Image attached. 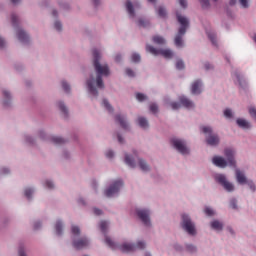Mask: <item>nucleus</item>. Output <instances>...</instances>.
Instances as JSON below:
<instances>
[{"mask_svg": "<svg viewBox=\"0 0 256 256\" xmlns=\"http://www.w3.org/2000/svg\"><path fill=\"white\" fill-rule=\"evenodd\" d=\"M93 57H94V69L97 73V78H96V81H95V78H90L89 80H87V87H88L89 93H91V95H94V97H97V95H99V92L97 91L94 85L96 83L99 89H103V87H105V84H103V78L101 76H104V77L109 76V66H107V64L101 65V63H99V59H101L99 50L97 49L93 50Z\"/></svg>", "mask_w": 256, "mask_h": 256, "instance_id": "1", "label": "nucleus"}, {"mask_svg": "<svg viewBox=\"0 0 256 256\" xmlns=\"http://www.w3.org/2000/svg\"><path fill=\"white\" fill-rule=\"evenodd\" d=\"M224 155L227 158V161L221 156H214L212 159V163H214L216 167H221L222 169H225V167H227L228 165L230 167H235V150H233V148H226L224 150Z\"/></svg>", "mask_w": 256, "mask_h": 256, "instance_id": "2", "label": "nucleus"}, {"mask_svg": "<svg viewBox=\"0 0 256 256\" xmlns=\"http://www.w3.org/2000/svg\"><path fill=\"white\" fill-rule=\"evenodd\" d=\"M105 243L110 247V249H120L122 253H133V251H137V249H144L145 248V242L139 241L137 242V245L135 246L134 244H128L125 243L121 246L115 244L113 240H111L110 237L105 238Z\"/></svg>", "mask_w": 256, "mask_h": 256, "instance_id": "3", "label": "nucleus"}, {"mask_svg": "<svg viewBox=\"0 0 256 256\" xmlns=\"http://www.w3.org/2000/svg\"><path fill=\"white\" fill-rule=\"evenodd\" d=\"M177 21L180 24L177 35L175 36L174 43L177 47H183V35L187 33V28L189 27V19L176 13Z\"/></svg>", "mask_w": 256, "mask_h": 256, "instance_id": "4", "label": "nucleus"}, {"mask_svg": "<svg viewBox=\"0 0 256 256\" xmlns=\"http://www.w3.org/2000/svg\"><path fill=\"white\" fill-rule=\"evenodd\" d=\"M202 132L205 135H208L206 137V142L208 145H211L212 147H215V145H219V136L217 134H213V129L209 126H203Z\"/></svg>", "mask_w": 256, "mask_h": 256, "instance_id": "5", "label": "nucleus"}, {"mask_svg": "<svg viewBox=\"0 0 256 256\" xmlns=\"http://www.w3.org/2000/svg\"><path fill=\"white\" fill-rule=\"evenodd\" d=\"M146 51H148V53H151V55H162V57H164L165 59H171L173 57V51H171V49L157 50L155 47L147 45Z\"/></svg>", "mask_w": 256, "mask_h": 256, "instance_id": "6", "label": "nucleus"}, {"mask_svg": "<svg viewBox=\"0 0 256 256\" xmlns=\"http://www.w3.org/2000/svg\"><path fill=\"white\" fill-rule=\"evenodd\" d=\"M182 228L189 235H195V224L191 221V218L187 214L182 215Z\"/></svg>", "mask_w": 256, "mask_h": 256, "instance_id": "7", "label": "nucleus"}, {"mask_svg": "<svg viewBox=\"0 0 256 256\" xmlns=\"http://www.w3.org/2000/svg\"><path fill=\"white\" fill-rule=\"evenodd\" d=\"M171 144L174 149L178 150L182 155H189V148L185 145V141L178 138H172Z\"/></svg>", "mask_w": 256, "mask_h": 256, "instance_id": "8", "label": "nucleus"}, {"mask_svg": "<svg viewBox=\"0 0 256 256\" xmlns=\"http://www.w3.org/2000/svg\"><path fill=\"white\" fill-rule=\"evenodd\" d=\"M216 181L222 185V187H224L225 191H228L229 193H231V191H235V186L227 181V178L225 177V175L223 174H218L216 176Z\"/></svg>", "mask_w": 256, "mask_h": 256, "instance_id": "9", "label": "nucleus"}, {"mask_svg": "<svg viewBox=\"0 0 256 256\" xmlns=\"http://www.w3.org/2000/svg\"><path fill=\"white\" fill-rule=\"evenodd\" d=\"M123 186L122 180L115 181L108 189L105 190L106 197H113V195H117L119 193V189Z\"/></svg>", "mask_w": 256, "mask_h": 256, "instance_id": "10", "label": "nucleus"}, {"mask_svg": "<svg viewBox=\"0 0 256 256\" xmlns=\"http://www.w3.org/2000/svg\"><path fill=\"white\" fill-rule=\"evenodd\" d=\"M139 219L142 221V223H144V225H146L147 227H149V225H151V220L149 219V210H145V209H138L136 211Z\"/></svg>", "mask_w": 256, "mask_h": 256, "instance_id": "11", "label": "nucleus"}, {"mask_svg": "<svg viewBox=\"0 0 256 256\" xmlns=\"http://www.w3.org/2000/svg\"><path fill=\"white\" fill-rule=\"evenodd\" d=\"M72 245L74 249L80 251V249H85V247H89V239L85 237L74 239Z\"/></svg>", "mask_w": 256, "mask_h": 256, "instance_id": "12", "label": "nucleus"}, {"mask_svg": "<svg viewBox=\"0 0 256 256\" xmlns=\"http://www.w3.org/2000/svg\"><path fill=\"white\" fill-rule=\"evenodd\" d=\"M236 180L240 185H245L249 180L241 170L236 169Z\"/></svg>", "mask_w": 256, "mask_h": 256, "instance_id": "13", "label": "nucleus"}, {"mask_svg": "<svg viewBox=\"0 0 256 256\" xmlns=\"http://www.w3.org/2000/svg\"><path fill=\"white\" fill-rule=\"evenodd\" d=\"M201 87H202L201 80H196L194 83H192V87H191L192 95H199V93H201Z\"/></svg>", "mask_w": 256, "mask_h": 256, "instance_id": "14", "label": "nucleus"}, {"mask_svg": "<svg viewBox=\"0 0 256 256\" xmlns=\"http://www.w3.org/2000/svg\"><path fill=\"white\" fill-rule=\"evenodd\" d=\"M115 121L116 123L120 124V127H122V129H125V130L129 129V125L127 124V121H125L124 116L116 115Z\"/></svg>", "mask_w": 256, "mask_h": 256, "instance_id": "15", "label": "nucleus"}, {"mask_svg": "<svg viewBox=\"0 0 256 256\" xmlns=\"http://www.w3.org/2000/svg\"><path fill=\"white\" fill-rule=\"evenodd\" d=\"M180 103L183 105V107H186V109H193V107H195V104H193L191 100L187 99L186 97H181Z\"/></svg>", "mask_w": 256, "mask_h": 256, "instance_id": "16", "label": "nucleus"}, {"mask_svg": "<svg viewBox=\"0 0 256 256\" xmlns=\"http://www.w3.org/2000/svg\"><path fill=\"white\" fill-rule=\"evenodd\" d=\"M17 36L21 43H27V41H29V35L23 30H18Z\"/></svg>", "mask_w": 256, "mask_h": 256, "instance_id": "17", "label": "nucleus"}, {"mask_svg": "<svg viewBox=\"0 0 256 256\" xmlns=\"http://www.w3.org/2000/svg\"><path fill=\"white\" fill-rule=\"evenodd\" d=\"M236 123L242 129H250L251 128V124L245 119L239 118V119L236 120Z\"/></svg>", "mask_w": 256, "mask_h": 256, "instance_id": "18", "label": "nucleus"}, {"mask_svg": "<svg viewBox=\"0 0 256 256\" xmlns=\"http://www.w3.org/2000/svg\"><path fill=\"white\" fill-rule=\"evenodd\" d=\"M126 9L130 17H135V10L133 9V3H131V0L126 1Z\"/></svg>", "mask_w": 256, "mask_h": 256, "instance_id": "19", "label": "nucleus"}, {"mask_svg": "<svg viewBox=\"0 0 256 256\" xmlns=\"http://www.w3.org/2000/svg\"><path fill=\"white\" fill-rule=\"evenodd\" d=\"M138 124L142 129H147V127H149V122L143 117L138 118Z\"/></svg>", "mask_w": 256, "mask_h": 256, "instance_id": "20", "label": "nucleus"}, {"mask_svg": "<svg viewBox=\"0 0 256 256\" xmlns=\"http://www.w3.org/2000/svg\"><path fill=\"white\" fill-rule=\"evenodd\" d=\"M212 229H215L216 231H221L223 229V224L217 220L211 222Z\"/></svg>", "mask_w": 256, "mask_h": 256, "instance_id": "21", "label": "nucleus"}, {"mask_svg": "<svg viewBox=\"0 0 256 256\" xmlns=\"http://www.w3.org/2000/svg\"><path fill=\"white\" fill-rule=\"evenodd\" d=\"M152 41L156 43V45H165V38L161 36H154Z\"/></svg>", "mask_w": 256, "mask_h": 256, "instance_id": "22", "label": "nucleus"}, {"mask_svg": "<svg viewBox=\"0 0 256 256\" xmlns=\"http://www.w3.org/2000/svg\"><path fill=\"white\" fill-rule=\"evenodd\" d=\"M55 230H56V235H62V233H63V224L61 223V221L56 222Z\"/></svg>", "mask_w": 256, "mask_h": 256, "instance_id": "23", "label": "nucleus"}, {"mask_svg": "<svg viewBox=\"0 0 256 256\" xmlns=\"http://www.w3.org/2000/svg\"><path fill=\"white\" fill-rule=\"evenodd\" d=\"M125 163L129 167H132V169L135 168V162L131 159V156H129L128 154H126L125 156Z\"/></svg>", "mask_w": 256, "mask_h": 256, "instance_id": "24", "label": "nucleus"}, {"mask_svg": "<svg viewBox=\"0 0 256 256\" xmlns=\"http://www.w3.org/2000/svg\"><path fill=\"white\" fill-rule=\"evenodd\" d=\"M52 142L55 144V145H63V143H65V139L61 138V137H52Z\"/></svg>", "mask_w": 256, "mask_h": 256, "instance_id": "25", "label": "nucleus"}, {"mask_svg": "<svg viewBox=\"0 0 256 256\" xmlns=\"http://www.w3.org/2000/svg\"><path fill=\"white\" fill-rule=\"evenodd\" d=\"M139 166H140V169H142L143 171H149V165H147L146 161L139 160Z\"/></svg>", "mask_w": 256, "mask_h": 256, "instance_id": "26", "label": "nucleus"}, {"mask_svg": "<svg viewBox=\"0 0 256 256\" xmlns=\"http://www.w3.org/2000/svg\"><path fill=\"white\" fill-rule=\"evenodd\" d=\"M208 38L210 39V41L214 44L217 45V35L215 33H208Z\"/></svg>", "mask_w": 256, "mask_h": 256, "instance_id": "27", "label": "nucleus"}, {"mask_svg": "<svg viewBox=\"0 0 256 256\" xmlns=\"http://www.w3.org/2000/svg\"><path fill=\"white\" fill-rule=\"evenodd\" d=\"M58 107H59L60 111L62 113H64V115H67V107L65 106V104L63 102H58Z\"/></svg>", "mask_w": 256, "mask_h": 256, "instance_id": "28", "label": "nucleus"}, {"mask_svg": "<svg viewBox=\"0 0 256 256\" xmlns=\"http://www.w3.org/2000/svg\"><path fill=\"white\" fill-rule=\"evenodd\" d=\"M107 227H109V224H107V221L100 222V229L102 233H105L107 231Z\"/></svg>", "mask_w": 256, "mask_h": 256, "instance_id": "29", "label": "nucleus"}, {"mask_svg": "<svg viewBox=\"0 0 256 256\" xmlns=\"http://www.w3.org/2000/svg\"><path fill=\"white\" fill-rule=\"evenodd\" d=\"M131 59L133 63H139V61H141V55L134 53L132 54Z\"/></svg>", "mask_w": 256, "mask_h": 256, "instance_id": "30", "label": "nucleus"}, {"mask_svg": "<svg viewBox=\"0 0 256 256\" xmlns=\"http://www.w3.org/2000/svg\"><path fill=\"white\" fill-rule=\"evenodd\" d=\"M103 105L109 111V113H113V107L109 104L107 100H103Z\"/></svg>", "mask_w": 256, "mask_h": 256, "instance_id": "31", "label": "nucleus"}, {"mask_svg": "<svg viewBox=\"0 0 256 256\" xmlns=\"http://www.w3.org/2000/svg\"><path fill=\"white\" fill-rule=\"evenodd\" d=\"M158 15L159 17H166L167 16V11L163 7L158 8Z\"/></svg>", "mask_w": 256, "mask_h": 256, "instance_id": "32", "label": "nucleus"}, {"mask_svg": "<svg viewBox=\"0 0 256 256\" xmlns=\"http://www.w3.org/2000/svg\"><path fill=\"white\" fill-rule=\"evenodd\" d=\"M236 79H237L240 87H243V85H245V80H243V77L241 75L236 74Z\"/></svg>", "mask_w": 256, "mask_h": 256, "instance_id": "33", "label": "nucleus"}, {"mask_svg": "<svg viewBox=\"0 0 256 256\" xmlns=\"http://www.w3.org/2000/svg\"><path fill=\"white\" fill-rule=\"evenodd\" d=\"M186 249L188 253H195L197 251V248L191 244L186 245Z\"/></svg>", "mask_w": 256, "mask_h": 256, "instance_id": "34", "label": "nucleus"}, {"mask_svg": "<svg viewBox=\"0 0 256 256\" xmlns=\"http://www.w3.org/2000/svg\"><path fill=\"white\" fill-rule=\"evenodd\" d=\"M72 233L74 235H80L81 234V229H79L78 226H72V229H71Z\"/></svg>", "mask_w": 256, "mask_h": 256, "instance_id": "35", "label": "nucleus"}, {"mask_svg": "<svg viewBox=\"0 0 256 256\" xmlns=\"http://www.w3.org/2000/svg\"><path fill=\"white\" fill-rule=\"evenodd\" d=\"M150 111L151 113H157V111H159V107L157 106V104H150Z\"/></svg>", "mask_w": 256, "mask_h": 256, "instance_id": "36", "label": "nucleus"}, {"mask_svg": "<svg viewBox=\"0 0 256 256\" xmlns=\"http://www.w3.org/2000/svg\"><path fill=\"white\" fill-rule=\"evenodd\" d=\"M176 69H179V70L185 69V63H183L182 60H178L176 62Z\"/></svg>", "mask_w": 256, "mask_h": 256, "instance_id": "37", "label": "nucleus"}, {"mask_svg": "<svg viewBox=\"0 0 256 256\" xmlns=\"http://www.w3.org/2000/svg\"><path fill=\"white\" fill-rule=\"evenodd\" d=\"M204 213H205L208 217H212V215L215 214V212H213V209H211V208H209V207L205 208Z\"/></svg>", "mask_w": 256, "mask_h": 256, "instance_id": "38", "label": "nucleus"}, {"mask_svg": "<svg viewBox=\"0 0 256 256\" xmlns=\"http://www.w3.org/2000/svg\"><path fill=\"white\" fill-rule=\"evenodd\" d=\"M136 99L139 100V101H145L147 99V96H145L142 93H137L136 94Z\"/></svg>", "mask_w": 256, "mask_h": 256, "instance_id": "39", "label": "nucleus"}, {"mask_svg": "<svg viewBox=\"0 0 256 256\" xmlns=\"http://www.w3.org/2000/svg\"><path fill=\"white\" fill-rule=\"evenodd\" d=\"M31 195H33V189L27 188L25 190V197H27L28 199H31Z\"/></svg>", "mask_w": 256, "mask_h": 256, "instance_id": "40", "label": "nucleus"}, {"mask_svg": "<svg viewBox=\"0 0 256 256\" xmlns=\"http://www.w3.org/2000/svg\"><path fill=\"white\" fill-rule=\"evenodd\" d=\"M11 21H12V25L15 27L19 21V18H17V15L12 14Z\"/></svg>", "mask_w": 256, "mask_h": 256, "instance_id": "41", "label": "nucleus"}, {"mask_svg": "<svg viewBox=\"0 0 256 256\" xmlns=\"http://www.w3.org/2000/svg\"><path fill=\"white\" fill-rule=\"evenodd\" d=\"M224 116L227 117V119H231V117H233V112H231V109H226L224 111Z\"/></svg>", "mask_w": 256, "mask_h": 256, "instance_id": "42", "label": "nucleus"}, {"mask_svg": "<svg viewBox=\"0 0 256 256\" xmlns=\"http://www.w3.org/2000/svg\"><path fill=\"white\" fill-rule=\"evenodd\" d=\"M62 88L64 89V91H66V93H69L71 87L69 86V84H67V82L62 81Z\"/></svg>", "mask_w": 256, "mask_h": 256, "instance_id": "43", "label": "nucleus"}, {"mask_svg": "<svg viewBox=\"0 0 256 256\" xmlns=\"http://www.w3.org/2000/svg\"><path fill=\"white\" fill-rule=\"evenodd\" d=\"M240 5L244 8L247 9L249 7V1L248 0H239Z\"/></svg>", "mask_w": 256, "mask_h": 256, "instance_id": "44", "label": "nucleus"}, {"mask_svg": "<svg viewBox=\"0 0 256 256\" xmlns=\"http://www.w3.org/2000/svg\"><path fill=\"white\" fill-rule=\"evenodd\" d=\"M170 105H171V107H172V109H173L174 111H177V109H179V108L181 107V104H180V103H177V102H173V103H171Z\"/></svg>", "mask_w": 256, "mask_h": 256, "instance_id": "45", "label": "nucleus"}, {"mask_svg": "<svg viewBox=\"0 0 256 256\" xmlns=\"http://www.w3.org/2000/svg\"><path fill=\"white\" fill-rule=\"evenodd\" d=\"M246 185H248V187L251 189V191H255V184L253 183V181L248 180Z\"/></svg>", "mask_w": 256, "mask_h": 256, "instance_id": "46", "label": "nucleus"}, {"mask_svg": "<svg viewBox=\"0 0 256 256\" xmlns=\"http://www.w3.org/2000/svg\"><path fill=\"white\" fill-rule=\"evenodd\" d=\"M213 1H217V0H213ZM201 5L203 9H207V7H209V0H202Z\"/></svg>", "mask_w": 256, "mask_h": 256, "instance_id": "47", "label": "nucleus"}, {"mask_svg": "<svg viewBox=\"0 0 256 256\" xmlns=\"http://www.w3.org/2000/svg\"><path fill=\"white\" fill-rule=\"evenodd\" d=\"M249 114L251 117H253V119H256V109L254 107L249 109Z\"/></svg>", "mask_w": 256, "mask_h": 256, "instance_id": "48", "label": "nucleus"}, {"mask_svg": "<svg viewBox=\"0 0 256 256\" xmlns=\"http://www.w3.org/2000/svg\"><path fill=\"white\" fill-rule=\"evenodd\" d=\"M54 27H55V30H56V31H61V29H62L61 22L56 21V22L54 23Z\"/></svg>", "mask_w": 256, "mask_h": 256, "instance_id": "49", "label": "nucleus"}, {"mask_svg": "<svg viewBox=\"0 0 256 256\" xmlns=\"http://www.w3.org/2000/svg\"><path fill=\"white\" fill-rule=\"evenodd\" d=\"M126 75H128V77H135V72H133V70H131V68H127Z\"/></svg>", "mask_w": 256, "mask_h": 256, "instance_id": "50", "label": "nucleus"}, {"mask_svg": "<svg viewBox=\"0 0 256 256\" xmlns=\"http://www.w3.org/2000/svg\"><path fill=\"white\" fill-rule=\"evenodd\" d=\"M230 207H231L232 209H237V200H236V199H232V200L230 201Z\"/></svg>", "mask_w": 256, "mask_h": 256, "instance_id": "51", "label": "nucleus"}, {"mask_svg": "<svg viewBox=\"0 0 256 256\" xmlns=\"http://www.w3.org/2000/svg\"><path fill=\"white\" fill-rule=\"evenodd\" d=\"M114 155H115V153H113L112 150H108V151L106 152V157H107L108 159H113Z\"/></svg>", "mask_w": 256, "mask_h": 256, "instance_id": "52", "label": "nucleus"}, {"mask_svg": "<svg viewBox=\"0 0 256 256\" xmlns=\"http://www.w3.org/2000/svg\"><path fill=\"white\" fill-rule=\"evenodd\" d=\"M45 186L47 187V189H53V187H55V185H53V182L49 180L46 181Z\"/></svg>", "mask_w": 256, "mask_h": 256, "instance_id": "53", "label": "nucleus"}, {"mask_svg": "<svg viewBox=\"0 0 256 256\" xmlns=\"http://www.w3.org/2000/svg\"><path fill=\"white\" fill-rule=\"evenodd\" d=\"M179 4L183 9H187V0H179Z\"/></svg>", "mask_w": 256, "mask_h": 256, "instance_id": "54", "label": "nucleus"}, {"mask_svg": "<svg viewBox=\"0 0 256 256\" xmlns=\"http://www.w3.org/2000/svg\"><path fill=\"white\" fill-rule=\"evenodd\" d=\"M138 25H140V27H147V22L143 19H140L138 21Z\"/></svg>", "mask_w": 256, "mask_h": 256, "instance_id": "55", "label": "nucleus"}, {"mask_svg": "<svg viewBox=\"0 0 256 256\" xmlns=\"http://www.w3.org/2000/svg\"><path fill=\"white\" fill-rule=\"evenodd\" d=\"M18 254H19V256H27V255H25V251L23 250V247L19 248Z\"/></svg>", "mask_w": 256, "mask_h": 256, "instance_id": "56", "label": "nucleus"}, {"mask_svg": "<svg viewBox=\"0 0 256 256\" xmlns=\"http://www.w3.org/2000/svg\"><path fill=\"white\" fill-rule=\"evenodd\" d=\"M94 214H96V215H102V214H103V211H101V209L94 208Z\"/></svg>", "mask_w": 256, "mask_h": 256, "instance_id": "57", "label": "nucleus"}, {"mask_svg": "<svg viewBox=\"0 0 256 256\" xmlns=\"http://www.w3.org/2000/svg\"><path fill=\"white\" fill-rule=\"evenodd\" d=\"M5 47V39L0 37V48L3 49Z\"/></svg>", "mask_w": 256, "mask_h": 256, "instance_id": "58", "label": "nucleus"}, {"mask_svg": "<svg viewBox=\"0 0 256 256\" xmlns=\"http://www.w3.org/2000/svg\"><path fill=\"white\" fill-rule=\"evenodd\" d=\"M204 67H205L206 71H209V69H213V66L211 64H209V63H206L204 65Z\"/></svg>", "mask_w": 256, "mask_h": 256, "instance_id": "59", "label": "nucleus"}, {"mask_svg": "<svg viewBox=\"0 0 256 256\" xmlns=\"http://www.w3.org/2000/svg\"><path fill=\"white\" fill-rule=\"evenodd\" d=\"M3 95L6 99H9V97H11V94L8 91H4Z\"/></svg>", "mask_w": 256, "mask_h": 256, "instance_id": "60", "label": "nucleus"}, {"mask_svg": "<svg viewBox=\"0 0 256 256\" xmlns=\"http://www.w3.org/2000/svg\"><path fill=\"white\" fill-rule=\"evenodd\" d=\"M39 227H41V222H36L34 224V229H39Z\"/></svg>", "mask_w": 256, "mask_h": 256, "instance_id": "61", "label": "nucleus"}, {"mask_svg": "<svg viewBox=\"0 0 256 256\" xmlns=\"http://www.w3.org/2000/svg\"><path fill=\"white\" fill-rule=\"evenodd\" d=\"M115 61H116L117 63H119V61H121V55H116Z\"/></svg>", "mask_w": 256, "mask_h": 256, "instance_id": "62", "label": "nucleus"}, {"mask_svg": "<svg viewBox=\"0 0 256 256\" xmlns=\"http://www.w3.org/2000/svg\"><path fill=\"white\" fill-rule=\"evenodd\" d=\"M117 137H118V141H119V143H123V137H121V135H117Z\"/></svg>", "mask_w": 256, "mask_h": 256, "instance_id": "63", "label": "nucleus"}, {"mask_svg": "<svg viewBox=\"0 0 256 256\" xmlns=\"http://www.w3.org/2000/svg\"><path fill=\"white\" fill-rule=\"evenodd\" d=\"M230 5H235V3H237V0H230Z\"/></svg>", "mask_w": 256, "mask_h": 256, "instance_id": "64", "label": "nucleus"}]
</instances>
